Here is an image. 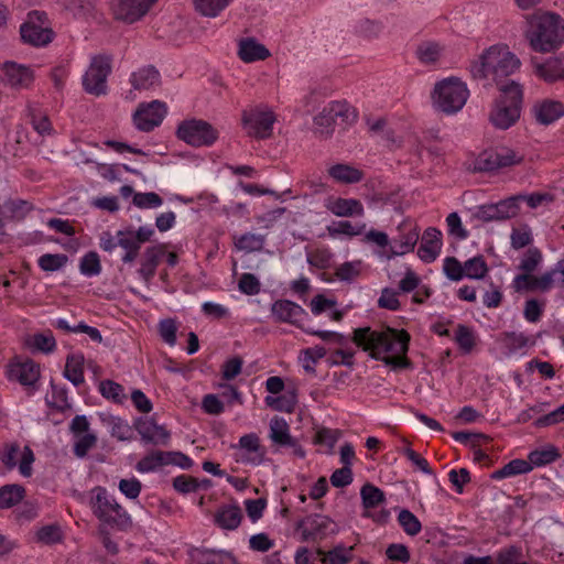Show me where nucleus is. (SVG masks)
Listing matches in <instances>:
<instances>
[{"instance_id":"f257e3e1","label":"nucleus","mask_w":564,"mask_h":564,"mask_svg":"<svg viewBox=\"0 0 564 564\" xmlns=\"http://www.w3.org/2000/svg\"><path fill=\"white\" fill-rule=\"evenodd\" d=\"M352 341L367 351L371 358L381 360L386 365L394 368L410 366L406 358L410 335L404 329L375 330L370 327H360L354 330Z\"/></svg>"},{"instance_id":"f03ea898","label":"nucleus","mask_w":564,"mask_h":564,"mask_svg":"<svg viewBox=\"0 0 564 564\" xmlns=\"http://www.w3.org/2000/svg\"><path fill=\"white\" fill-rule=\"evenodd\" d=\"M525 37L535 52H550L564 43V20L555 13L535 11L525 15Z\"/></svg>"},{"instance_id":"7ed1b4c3","label":"nucleus","mask_w":564,"mask_h":564,"mask_svg":"<svg viewBox=\"0 0 564 564\" xmlns=\"http://www.w3.org/2000/svg\"><path fill=\"white\" fill-rule=\"evenodd\" d=\"M521 65L520 59L509 51L507 45L496 44L485 50L478 58L470 62L469 72L475 79H485L489 76L497 83L516 73Z\"/></svg>"},{"instance_id":"20e7f679","label":"nucleus","mask_w":564,"mask_h":564,"mask_svg":"<svg viewBox=\"0 0 564 564\" xmlns=\"http://www.w3.org/2000/svg\"><path fill=\"white\" fill-rule=\"evenodd\" d=\"M498 90L500 96L492 106L489 121L495 128L507 130L520 118L523 90L522 86L514 80L500 84Z\"/></svg>"},{"instance_id":"39448f33","label":"nucleus","mask_w":564,"mask_h":564,"mask_svg":"<svg viewBox=\"0 0 564 564\" xmlns=\"http://www.w3.org/2000/svg\"><path fill=\"white\" fill-rule=\"evenodd\" d=\"M89 506L93 514L104 525L120 531H126L132 525L131 516L105 487L97 486L91 490Z\"/></svg>"},{"instance_id":"423d86ee","label":"nucleus","mask_w":564,"mask_h":564,"mask_svg":"<svg viewBox=\"0 0 564 564\" xmlns=\"http://www.w3.org/2000/svg\"><path fill=\"white\" fill-rule=\"evenodd\" d=\"M468 97L467 85L457 77L437 82L432 93L434 107L446 115H454L462 110Z\"/></svg>"},{"instance_id":"0eeeda50","label":"nucleus","mask_w":564,"mask_h":564,"mask_svg":"<svg viewBox=\"0 0 564 564\" xmlns=\"http://www.w3.org/2000/svg\"><path fill=\"white\" fill-rule=\"evenodd\" d=\"M176 135L189 145L209 147L217 140L218 132L207 121L191 119L178 124Z\"/></svg>"},{"instance_id":"6e6552de","label":"nucleus","mask_w":564,"mask_h":564,"mask_svg":"<svg viewBox=\"0 0 564 564\" xmlns=\"http://www.w3.org/2000/svg\"><path fill=\"white\" fill-rule=\"evenodd\" d=\"M111 73V58L107 55H96L91 58L88 69L83 76L86 93L94 96L107 94V78Z\"/></svg>"},{"instance_id":"1a4fd4ad","label":"nucleus","mask_w":564,"mask_h":564,"mask_svg":"<svg viewBox=\"0 0 564 564\" xmlns=\"http://www.w3.org/2000/svg\"><path fill=\"white\" fill-rule=\"evenodd\" d=\"M275 116L268 107H254L242 112V124L248 135L267 139L271 135Z\"/></svg>"},{"instance_id":"9d476101","label":"nucleus","mask_w":564,"mask_h":564,"mask_svg":"<svg viewBox=\"0 0 564 564\" xmlns=\"http://www.w3.org/2000/svg\"><path fill=\"white\" fill-rule=\"evenodd\" d=\"M34 453L30 446H24L22 449L15 442L6 443L0 449V462L8 470L15 467L19 468L20 474L29 478L32 476V464L34 463Z\"/></svg>"},{"instance_id":"9b49d317","label":"nucleus","mask_w":564,"mask_h":564,"mask_svg":"<svg viewBox=\"0 0 564 564\" xmlns=\"http://www.w3.org/2000/svg\"><path fill=\"white\" fill-rule=\"evenodd\" d=\"M518 197L510 196L495 204L477 206L473 212V218L481 223L503 221L514 218L520 213L517 205Z\"/></svg>"},{"instance_id":"f8f14e48","label":"nucleus","mask_w":564,"mask_h":564,"mask_svg":"<svg viewBox=\"0 0 564 564\" xmlns=\"http://www.w3.org/2000/svg\"><path fill=\"white\" fill-rule=\"evenodd\" d=\"M398 236L392 239L389 252H379L380 258L392 259L412 252L420 238L419 227L411 220L405 219L397 227Z\"/></svg>"},{"instance_id":"ddd939ff","label":"nucleus","mask_w":564,"mask_h":564,"mask_svg":"<svg viewBox=\"0 0 564 564\" xmlns=\"http://www.w3.org/2000/svg\"><path fill=\"white\" fill-rule=\"evenodd\" d=\"M303 542H317L336 532V524L323 514H310L296 523Z\"/></svg>"},{"instance_id":"4468645a","label":"nucleus","mask_w":564,"mask_h":564,"mask_svg":"<svg viewBox=\"0 0 564 564\" xmlns=\"http://www.w3.org/2000/svg\"><path fill=\"white\" fill-rule=\"evenodd\" d=\"M167 113L165 102L152 100L141 102L134 111L132 119L135 128L143 132H150L159 127Z\"/></svg>"},{"instance_id":"2eb2a0df","label":"nucleus","mask_w":564,"mask_h":564,"mask_svg":"<svg viewBox=\"0 0 564 564\" xmlns=\"http://www.w3.org/2000/svg\"><path fill=\"white\" fill-rule=\"evenodd\" d=\"M40 376V365L32 359H14L7 367V377L10 381L19 382L32 390L37 389Z\"/></svg>"},{"instance_id":"dca6fc26","label":"nucleus","mask_w":564,"mask_h":564,"mask_svg":"<svg viewBox=\"0 0 564 564\" xmlns=\"http://www.w3.org/2000/svg\"><path fill=\"white\" fill-rule=\"evenodd\" d=\"M271 315L278 323H286L297 328L305 327L307 312L297 303L290 300H276L271 305Z\"/></svg>"},{"instance_id":"f3484780","label":"nucleus","mask_w":564,"mask_h":564,"mask_svg":"<svg viewBox=\"0 0 564 564\" xmlns=\"http://www.w3.org/2000/svg\"><path fill=\"white\" fill-rule=\"evenodd\" d=\"M158 0H112L111 10L117 20L133 23L140 20Z\"/></svg>"},{"instance_id":"a211bd4d","label":"nucleus","mask_w":564,"mask_h":564,"mask_svg":"<svg viewBox=\"0 0 564 564\" xmlns=\"http://www.w3.org/2000/svg\"><path fill=\"white\" fill-rule=\"evenodd\" d=\"M324 207L336 217L349 218L365 216L364 204L357 198L328 196L324 200Z\"/></svg>"},{"instance_id":"6ab92c4d","label":"nucleus","mask_w":564,"mask_h":564,"mask_svg":"<svg viewBox=\"0 0 564 564\" xmlns=\"http://www.w3.org/2000/svg\"><path fill=\"white\" fill-rule=\"evenodd\" d=\"M1 70L3 72L6 84L13 88H29L34 80L33 70L15 62H4Z\"/></svg>"},{"instance_id":"aec40b11","label":"nucleus","mask_w":564,"mask_h":564,"mask_svg":"<svg viewBox=\"0 0 564 564\" xmlns=\"http://www.w3.org/2000/svg\"><path fill=\"white\" fill-rule=\"evenodd\" d=\"M512 286L517 292H541L545 293L553 289L551 273L544 272L536 276L532 273H522L514 276Z\"/></svg>"},{"instance_id":"412c9836","label":"nucleus","mask_w":564,"mask_h":564,"mask_svg":"<svg viewBox=\"0 0 564 564\" xmlns=\"http://www.w3.org/2000/svg\"><path fill=\"white\" fill-rule=\"evenodd\" d=\"M442 245V232L434 227H429L423 234L417 257L425 263H432L438 257Z\"/></svg>"},{"instance_id":"4be33fe9","label":"nucleus","mask_w":564,"mask_h":564,"mask_svg":"<svg viewBox=\"0 0 564 564\" xmlns=\"http://www.w3.org/2000/svg\"><path fill=\"white\" fill-rule=\"evenodd\" d=\"M507 356L524 354V350L534 345V339L524 333L505 332L497 339Z\"/></svg>"},{"instance_id":"5701e85b","label":"nucleus","mask_w":564,"mask_h":564,"mask_svg":"<svg viewBox=\"0 0 564 564\" xmlns=\"http://www.w3.org/2000/svg\"><path fill=\"white\" fill-rule=\"evenodd\" d=\"M137 431L143 442L153 445H167L171 438V433L164 426L158 425L153 420L139 422Z\"/></svg>"},{"instance_id":"b1692460","label":"nucleus","mask_w":564,"mask_h":564,"mask_svg":"<svg viewBox=\"0 0 564 564\" xmlns=\"http://www.w3.org/2000/svg\"><path fill=\"white\" fill-rule=\"evenodd\" d=\"M238 447L246 451L245 463L260 465L264 460L265 451L260 445V438L256 433L245 434L239 438Z\"/></svg>"},{"instance_id":"393cba45","label":"nucleus","mask_w":564,"mask_h":564,"mask_svg":"<svg viewBox=\"0 0 564 564\" xmlns=\"http://www.w3.org/2000/svg\"><path fill=\"white\" fill-rule=\"evenodd\" d=\"M130 84L134 90H150L160 85V73L153 66H143L130 75Z\"/></svg>"},{"instance_id":"a878e982","label":"nucleus","mask_w":564,"mask_h":564,"mask_svg":"<svg viewBox=\"0 0 564 564\" xmlns=\"http://www.w3.org/2000/svg\"><path fill=\"white\" fill-rule=\"evenodd\" d=\"M20 34L25 43L33 46H44L53 40V32L51 29L36 25L31 21L21 25Z\"/></svg>"},{"instance_id":"bb28decb","label":"nucleus","mask_w":564,"mask_h":564,"mask_svg":"<svg viewBox=\"0 0 564 564\" xmlns=\"http://www.w3.org/2000/svg\"><path fill=\"white\" fill-rule=\"evenodd\" d=\"M163 254L164 248L162 246H153L145 249L138 270L139 275L144 282H150L153 279Z\"/></svg>"},{"instance_id":"cd10ccee","label":"nucleus","mask_w":564,"mask_h":564,"mask_svg":"<svg viewBox=\"0 0 564 564\" xmlns=\"http://www.w3.org/2000/svg\"><path fill=\"white\" fill-rule=\"evenodd\" d=\"M536 121L541 124H551L564 116V105L555 100H544L533 107Z\"/></svg>"},{"instance_id":"c85d7f7f","label":"nucleus","mask_w":564,"mask_h":564,"mask_svg":"<svg viewBox=\"0 0 564 564\" xmlns=\"http://www.w3.org/2000/svg\"><path fill=\"white\" fill-rule=\"evenodd\" d=\"M535 74L547 83L564 78V58L554 56L535 65Z\"/></svg>"},{"instance_id":"c756f323","label":"nucleus","mask_w":564,"mask_h":564,"mask_svg":"<svg viewBox=\"0 0 564 564\" xmlns=\"http://www.w3.org/2000/svg\"><path fill=\"white\" fill-rule=\"evenodd\" d=\"M242 520V512L239 506L228 505L220 507L215 513V523L223 530H236Z\"/></svg>"},{"instance_id":"7c9ffc66","label":"nucleus","mask_w":564,"mask_h":564,"mask_svg":"<svg viewBox=\"0 0 564 564\" xmlns=\"http://www.w3.org/2000/svg\"><path fill=\"white\" fill-rule=\"evenodd\" d=\"M238 55L246 63L263 61L270 56L269 50L254 39H245L239 43Z\"/></svg>"},{"instance_id":"2f4dec72","label":"nucleus","mask_w":564,"mask_h":564,"mask_svg":"<svg viewBox=\"0 0 564 564\" xmlns=\"http://www.w3.org/2000/svg\"><path fill=\"white\" fill-rule=\"evenodd\" d=\"M269 437L272 443L279 447H286L294 444V437L290 434L288 422L280 416H274L270 421Z\"/></svg>"},{"instance_id":"473e14b6","label":"nucleus","mask_w":564,"mask_h":564,"mask_svg":"<svg viewBox=\"0 0 564 564\" xmlns=\"http://www.w3.org/2000/svg\"><path fill=\"white\" fill-rule=\"evenodd\" d=\"M328 174L341 184H356L364 178V172L344 163H337L328 169Z\"/></svg>"},{"instance_id":"72a5a7b5","label":"nucleus","mask_w":564,"mask_h":564,"mask_svg":"<svg viewBox=\"0 0 564 564\" xmlns=\"http://www.w3.org/2000/svg\"><path fill=\"white\" fill-rule=\"evenodd\" d=\"M532 471V465L525 459L516 458L503 465L501 468L496 469L490 478L494 480H502L520 475H525Z\"/></svg>"},{"instance_id":"f704fd0d","label":"nucleus","mask_w":564,"mask_h":564,"mask_svg":"<svg viewBox=\"0 0 564 564\" xmlns=\"http://www.w3.org/2000/svg\"><path fill=\"white\" fill-rule=\"evenodd\" d=\"M117 237H119L118 247L122 248L124 253L121 258L123 263H132L139 256L141 246L137 242L132 236V228L124 230H118Z\"/></svg>"},{"instance_id":"c9c22d12","label":"nucleus","mask_w":564,"mask_h":564,"mask_svg":"<svg viewBox=\"0 0 564 564\" xmlns=\"http://www.w3.org/2000/svg\"><path fill=\"white\" fill-rule=\"evenodd\" d=\"M84 356L83 354H72L67 356L64 369V377L75 387L84 383Z\"/></svg>"},{"instance_id":"e433bc0d","label":"nucleus","mask_w":564,"mask_h":564,"mask_svg":"<svg viewBox=\"0 0 564 564\" xmlns=\"http://www.w3.org/2000/svg\"><path fill=\"white\" fill-rule=\"evenodd\" d=\"M454 341L464 355L470 354L477 345L478 336L470 326L458 324L456 326Z\"/></svg>"},{"instance_id":"4c0bfd02","label":"nucleus","mask_w":564,"mask_h":564,"mask_svg":"<svg viewBox=\"0 0 564 564\" xmlns=\"http://www.w3.org/2000/svg\"><path fill=\"white\" fill-rule=\"evenodd\" d=\"M558 449L553 445H547L541 449H534L529 453L527 462L534 467H542L556 462L560 458Z\"/></svg>"},{"instance_id":"58836bf2","label":"nucleus","mask_w":564,"mask_h":564,"mask_svg":"<svg viewBox=\"0 0 564 564\" xmlns=\"http://www.w3.org/2000/svg\"><path fill=\"white\" fill-rule=\"evenodd\" d=\"M367 225L365 223L352 224L349 220H340L333 226L327 227V231L332 237L346 236L349 238L364 235Z\"/></svg>"},{"instance_id":"ea45409f","label":"nucleus","mask_w":564,"mask_h":564,"mask_svg":"<svg viewBox=\"0 0 564 564\" xmlns=\"http://www.w3.org/2000/svg\"><path fill=\"white\" fill-rule=\"evenodd\" d=\"M25 495V489L21 485L12 484L0 487V508L9 509L17 506Z\"/></svg>"},{"instance_id":"a19ab883","label":"nucleus","mask_w":564,"mask_h":564,"mask_svg":"<svg viewBox=\"0 0 564 564\" xmlns=\"http://www.w3.org/2000/svg\"><path fill=\"white\" fill-rule=\"evenodd\" d=\"M4 217L9 220L20 221L32 210L31 203L24 199H8L3 204Z\"/></svg>"},{"instance_id":"79ce46f5","label":"nucleus","mask_w":564,"mask_h":564,"mask_svg":"<svg viewBox=\"0 0 564 564\" xmlns=\"http://www.w3.org/2000/svg\"><path fill=\"white\" fill-rule=\"evenodd\" d=\"M166 466V452L153 451L142 457L135 465L139 473H152L158 468Z\"/></svg>"},{"instance_id":"37998d69","label":"nucleus","mask_w":564,"mask_h":564,"mask_svg":"<svg viewBox=\"0 0 564 564\" xmlns=\"http://www.w3.org/2000/svg\"><path fill=\"white\" fill-rule=\"evenodd\" d=\"M198 553L205 564H238L237 558L229 551L200 549Z\"/></svg>"},{"instance_id":"c03bdc74","label":"nucleus","mask_w":564,"mask_h":564,"mask_svg":"<svg viewBox=\"0 0 564 564\" xmlns=\"http://www.w3.org/2000/svg\"><path fill=\"white\" fill-rule=\"evenodd\" d=\"M464 278L480 280L484 279L488 272V265L484 256H475L464 262Z\"/></svg>"},{"instance_id":"a18cd8bd","label":"nucleus","mask_w":564,"mask_h":564,"mask_svg":"<svg viewBox=\"0 0 564 564\" xmlns=\"http://www.w3.org/2000/svg\"><path fill=\"white\" fill-rule=\"evenodd\" d=\"M325 109L329 113L333 122L337 118H340L345 122H352L357 118L355 109L345 100L332 101Z\"/></svg>"},{"instance_id":"49530a36","label":"nucleus","mask_w":564,"mask_h":564,"mask_svg":"<svg viewBox=\"0 0 564 564\" xmlns=\"http://www.w3.org/2000/svg\"><path fill=\"white\" fill-rule=\"evenodd\" d=\"M326 356V349L323 346L306 348L300 354V362L303 369L308 373H315L316 362Z\"/></svg>"},{"instance_id":"de8ad7c7","label":"nucleus","mask_w":564,"mask_h":564,"mask_svg":"<svg viewBox=\"0 0 564 564\" xmlns=\"http://www.w3.org/2000/svg\"><path fill=\"white\" fill-rule=\"evenodd\" d=\"M398 523L410 536H415L422 531L421 521L413 512L408 509H401L399 511Z\"/></svg>"},{"instance_id":"09e8293b","label":"nucleus","mask_w":564,"mask_h":564,"mask_svg":"<svg viewBox=\"0 0 564 564\" xmlns=\"http://www.w3.org/2000/svg\"><path fill=\"white\" fill-rule=\"evenodd\" d=\"M265 237L263 235L246 232L236 238L235 245L239 250L246 252L260 251L264 246Z\"/></svg>"},{"instance_id":"8fccbe9b","label":"nucleus","mask_w":564,"mask_h":564,"mask_svg":"<svg viewBox=\"0 0 564 564\" xmlns=\"http://www.w3.org/2000/svg\"><path fill=\"white\" fill-rule=\"evenodd\" d=\"M231 0H194L196 11L200 14L215 18L226 9Z\"/></svg>"},{"instance_id":"3c124183","label":"nucleus","mask_w":564,"mask_h":564,"mask_svg":"<svg viewBox=\"0 0 564 564\" xmlns=\"http://www.w3.org/2000/svg\"><path fill=\"white\" fill-rule=\"evenodd\" d=\"M68 261L64 253H44L37 259V264L45 272H55L63 269Z\"/></svg>"},{"instance_id":"603ef678","label":"nucleus","mask_w":564,"mask_h":564,"mask_svg":"<svg viewBox=\"0 0 564 564\" xmlns=\"http://www.w3.org/2000/svg\"><path fill=\"white\" fill-rule=\"evenodd\" d=\"M442 46L436 42H424L417 46L416 56L423 64H433L442 54Z\"/></svg>"},{"instance_id":"864d4df0","label":"nucleus","mask_w":564,"mask_h":564,"mask_svg":"<svg viewBox=\"0 0 564 564\" xmlns=\"http://www.w3.org/2000/svg\"><path fill=\"white\" fill-rule=\"evenodd\" d=\"M360 496L362 499V505L367 509L376 508L384 501V492L371 484H366L362 486Z\"/></svg>"},{"instance_id":"5fc2aeb1","label":"nucleus","mask_w":564,"mask_h":564,"mask_svg":"<svg viewBox=\"0 0 564 564\" xmlns=\"http://www.w3.org/2000/svg\"><path fill=\"white\" fill-rule=\"evenodd\" d=\"M80 273L85 276H96L101 272V263L97 252L89 251L82 259L79 263Z\"/></svg>"},{"instance_id":"6e6d98bb","label":"nucleus","mask_w":564,"mask_h":564,"mask_svg":"<svg viewBox=\"0 0 564 564\" xmlns=\"http://www.w3.org/2000/svg\"><path fill=\"white\" fill-rule=\"evenodd\" d=\"M542 252L538 248H529L522 256L518 269L523 273H533L542 262Z\"/></svg>"},{"instance_id":"4d7b16f0","label":"nucleus","mask_w":564,"mask_h":564,"mask_svg":"<svg viewBox=\"0 0 564 564\" xmlns=\"http://www.w3.org/2000/svg\"><path fill=\"white\" fill-rule=\"evenodd\" d=\"M29 346L34 350L51 354L56 348V340L52 333H40L32 336Z\"/></svg>"},{"instance_id":"13d9d810","label":"nucleus","mask_w":564,"mask_h":564,"mask_svg":"<svg viewBox=\"0 0 564 564\" xmlns=\"http://www.w3.org/2000/svg\"><path fill=\"white\" fill-rule=\"evenodd\" d=\"M28 111L31 118L33 129L40 135H51L53 132V127L48 117L46 115H42L39 110H36L33 107H29Z\"/></svg>"},{"instance_id":"bf43d9fd","label":"nucleus","mask_w":564,"mask_h":564,"mask_svg":"<svg viewBox=\"0 0 564 564\" xmlns=\"http://www.w3.org/2000/svg\"><path fill=\"white\" fill-rule=\"evenodd\" d=\"M495 160L499 170L520 164L523 161V155L512 149L501 148L495 151Z\"/></svg>"},{"instance_id":"052dcab7","label":"nucleus","mask_w":564,"mask_h":564,"mask_svg":"<svg viewBox=\"0 0 564 564\" xmlns=\"http://www.w3.org/2000/svg\"><path fill=\"white\" fill-rule=\"evenodd\" d=\"M511 247L516 250L522 249L532 243V230L528 225L513 228L510 235Z\"/></svg>"},{"instance_id":"680f3d73","label":"nucleus","mask_w":564,"mask_h":564,"mask_svg":"<svg viewBox=\"0 0 564 564\" xmlns=\"http://www.w3.org/2000/svg\"><path fill=\"white\" fill-rule=\"evenodd\" d=\"M177 329V322L174 318H164L158 324L159 335L169 346H174L176 344Z\"/></svg>"},{"instance_id":"e2e57ef3","label":"nucleus","mask_w":564,"mask_h":564,"mask_svg":"<svg viewBox=\"0 0 564 564\" xmlns=\"http://www.w3.org/2000/svg\"><path fill=\"white\" fill-rule=\"evenodd\" d=\"M339 437V430L323 427L316 432L314 436V443L325 446L326 453H332Z\"/></svg>"},{"instance_id":"0e129e2a","label":"nucleus","mask_w":564,"mask_h":564,"mask_svg":"<svg viewBox=\"0 0 564 564\" xmlns=\"http://www.w3.org/2000/svg\"><path fill=\"white\" fill-rule=\"evenodd\" d=\"M99 392L104 398L112 400L116 403H121L124 398L123 387L109 379L100 382Z\"/></svg>"},{"instance_id":"69168bd1","label":"nucleus","mask_w":564,"mask_h":564,"mask_svg":"<svg viewBox=\"0 0 564 564\" xmlns=\"http://www.w3.org/2000/svg\"><path fill=\"white\" fill-rule=\"evenodd\" d=\"M362 241L365 243L376 245L380 249L377 252L378 256H379V252H383V251L389 252V248L391 246L389 236L384 231H380V230H377L373 228L368 231H365Z\"/></svg>"},{"instance_id":"338daca9","label":"nucleus","mask_w":564,"mask_h":564,"mask_svg":"<svg viewBox=\"0 0 564 564\" xmlns=\"http://www.w3.org/2000/svg\"><path fill=\"white\" fill-rule=\"evenodd\" d=\"M351 551V547L336 546L324 555L322 564H347L352 558Z\"/></svg>"},{"instance_id":"774afa93","label":"nucleus","mask_w":564,"mask_h":564,"mask_svg":"<svg viewBox=\"0 0 564 564\" xmlns=\"http://www.w3.org/2000/svg\"><path fill=\"white\" fill-rule=\"evenodd\" d=\"M76 441L74 443L73 452L75 456L83 458L87 455V453L96 445L97 436L93 433H86L78 436H75Z\"/></svg>"}]
</instances>
